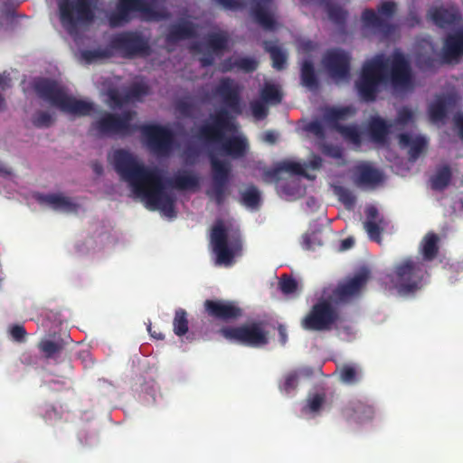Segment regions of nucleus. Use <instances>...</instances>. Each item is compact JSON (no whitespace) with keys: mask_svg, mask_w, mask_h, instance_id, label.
<instances>
[{"mask_svg":"<svg viewBox=\"0 0 463 463\" xmlns=\"http://www.w3.org/2000/svg\"><path fill=\"white\" fill-rule=\"evenodd\" d=\"M112 165L120 179L129 184L147 209L159 210L169 218L175 217V198L164 190L163 175L157 168L145 166L136 156L123 148L113 152Z\"/></svg>","mask_w":463,"mask_h":463,"instance_id":"f257e3e1","label":"nucleus"},{"mask_svg":"<svg viewBox=\"0 0 463 463\" xmlns=\"http://www.w3.org/2000/svg\"><path fill=\"white\" fill-rule=\"evenodd\" d=\"M135 114L132 110L124 111L121 115L104 112L91 123L90 132L99 137H128L140 131L152 153L159 156H169L175 143L174 132L157 124H132Z\"/></svg>","mask_w":463,"mask_h":463,"instance_id":"f03ea898","label":"nucleus"},{"mask_svg":"<svg viewBox=\"0 0 463 463\" xmlns=\"http://www.w3.org/2000/svg\"><path fill=\"white\" fill-rule=\"evenodd\" d=\"M390 79L394 87H406L411 80V67L404 54L396 51L390 59L376 55L362 67L361 74L355 82L362 100L372 102L376 99L382 83Z\"/></svg>","mask_w":463,"mask_h":463,"instance_id":"7ed1b4c3","label":"nucleus"},{"mask_svg":"<svg viewBox=\"0 0 463 463\" xmlns=\"http://www.w3.org/2000/svg\"><path fill=\"white\" fill-rule=\"evenodd\" d=\"M242 87L234 80L222 78L215 88L224 105L230 109H222L211 116L212 122L202 125L198 129V138L206 144H215L222 140L226 131H233L236 127L234 117L231 112L239 116L242 113L241 94Z\"/></svg>","mask_w":463,"mask_h":463,"instance_id":"20e7f679","label":"nucleus"},{"mask_svg":"<svg viewBox=\"0 0 463 463\" xmlns=\"http://www.w3.org/2000/svg\"><path fill=\"white\" fill-rule=\"evenodd\" d=\"M33 89L40 99L64 113L84 117L94 110L93 103L68 95L64 88L54 80L40 78L34 81Z\"/></svg>","mask_w":463,"mask_h":463,"instance_id":"39448f33","label":"nucleus"},{"mask_svg":"<svg viewBox=\"0 0 463 463\" xmlns=\"http://www.w3.org/2000/svg\"><path fill=\"white\" fill-rule=\"evenodd\" d=\"M427 275L428 272L422 261L407 258L393 267L390 280L400 295L408 296L421 289Z\"/></svg>","mask_w":463,"mask_h":463,"instance_id":"423d86ee","label":"nucleus"},{"mask_svg":"<svg viewBox=\"0 0 463 463\" xmlns=\"http://www.w3.org/2000/svg\"><path fill=\"white\" fill-rule=\"evenodd\" d=\"M155 0H118L115 9L108 16L111 27H118L129 23L136 13H140L147 21L166 19L168 14L158 11L154 6Z\"/></svg>","mask_w":463,"mask_h":463,"instance_id":"0eeeda50","label":"nucleus"},{"mask_svg":"<svg viewBox=\"0 0 463 463\" xmlns=\"http://www.w3.org/2000/svg\"><path fill=\"white\" fill-rule=\"evenodd\" d=\"M397 10L393 1H384L377 6V12L366 8L362 13L364 25L379 35L383 40H388L396 31V26L388 21Z\"/></svg>","mask_w":463,"mask_h":463,"instance_id":"6e6552de","label":"nucleus"},{"mask_svg":"<svg viewBox=\"0 0 463 463\" xmlns=\"http://www.w3.org/2000/svg\"><path fill=\"white\" fill-rule=\"evenodd\" d=\"M211 242L216 255L215 265L217 266H232L234 263V258L240 255L242 250V243L239 237L228 240L227 230L222 222L213 227Z\"/></svg>","mask_w":463,"mask_h":463,"instance_id":"1a4fd4ad","label":"nucleus"},{"mask_svg":"<svg viewBox=\"0 0 463 463\" xmlns=\"http://www.w3.org/2000/svg\"><path fill=\"white\" fill-rule=\"evenodd\" d=\"M340 322L338 309L328 300H319L302 318L301 326L307 331H330Z\"/></svg>","mask_w":463,"mask_h":463,"instance_id":"9d476101","label":"nucleus"},{"mask_svg":"<svg viewBox=\"0 0 463 463\" xmlns=\"http://www.w3.org/2000/svg\"><path fill=\"white\" fill-rule=\"evenodd\" d=\"M219 334L230 342L252 347L263 346L269 343L268 333L260 322L240 326H223L219 330Z\"/></svg>","mask_w":463,"mask_h":463,"instance_id":"9b49d317","label":"nucleus"},{"mask_svg":"<svg viewBox=\"0 0 463 463\" xmlns=\"http://www.w3.org/2000/svg\"><path fill=\"white\" fill-rule=\"evenodd\" d=\"M210 165L212 185L206 191V194L216 205L221 206L224 203L226 197L230 194L231 165L229 163L222 161L213 156H210Z\"/></svg>","mask_w":463,"mask_h":463,"instance_id":"f8f14e48","label":"nucleus"},{"mask_svg":"<svg viewBox=\"0 0 463 463\" xmlns=\"http://www.w3.org/2000/svg\"><path fill=\"white\" fill-rule=\"evenodd\" d=\"M97 2L98 0H61L59 9L61 24L66 27H76L80 22H92Z\"/></svg>","mask_w":463,"mask_h":463,"instance_id":"ddd939ff","label":"nucleus"},{"mask_svg":"<svg viewBox=\"0 0 463 463\" xmlns=\"http://www.w3.org/2000/svg\"><path fill=\"white\" fill-rule=\"evenodd\" d=\"M109 46L122 57L128 59L150 53L148 41L138 32L127 31L118 33L110 40Z\"/></svg>","mask_w":463,"mask_h":463,"instance_id":"4468645a","label":"nucleus"},{"mask_svg":"<svg viewBox=\"0 0 463 463\" xmlns=\"http://www.w3.org/2000/svg\"><path fill=\"white\" fill-rule=\"evenodd\" d=\"M322 63L334 80H347L350 77L351 55L341 48L327 50Z\"/></svg>","mask_w":463,"mask_h":463,"instance_id":"2eb2a0df","label":"nucleus"},{"mask_svg":"<svg viewBox=\"0 0 463 463\" xmlns=\"http://www.w3.org/2000/svg\"><path fill=\"white\" fill-rule=\"evenodd\" d=\"M371 276L367 267H362L351 279L345 283L339 284L334 289L332 297L338 303H346L353 298L358 296L362 288L366 285Z\"/></svg>","mask_w":463,"mask_h":463,"instance_id":"dca6fc26","label":"nucleus"},{"mask_svg":"<svg viewBox=\"0 0 463 463\" xmlns=\"http://www.w3.org/2000/svg\"><path fill=\"white\" fill-rule=\"evenodd\" d=\"M203 307L210 317L221 321L236 320L242 316V309L233 301L206 299Z\"/></svg>","mask_w":463,"mask_h":463,"instance_id":"f3484780","label":"nucleus"},{"mask_svg":"<svg viewBox=\"0 0 463 463\" xmlns=\"http://www.w3.org/2000/svg\"><path fill=\"white\" fill-rule=\"evenodd\" d=\"M375 410L367 401L353 399L342 409V415L345 420L363 423L373 420Z\"/></svg>","mask_w":463,"mask_h":463,"instance_id":"a211bd4d","label":"nucleus"},{"mask_svg":"<svg viewBox=\"0 0 463 463\" xmlns=\"http://www.w3.org/2000/svg\"><path fill=\"white\" fill-rule=\"evenodd\" d=\"M252 6L250 14L255 22L265 30H274L276 20L274 18V0H250Z\"/></svg>","mask_w":463,"mask_h":463,"instance_id":"6ab92c4d","label":"nucleus"},{"mask_svg":"<svg viewBox=\"0 0 463 463\" xmlns=\"http://www.w3.org/2000/svg\"><path fill=\"white\" fill-rule=\"evenodd\" d=\"M463 56V29L449 33L444 40L442 60L444 62L458 61Z\"/></svg>","mask_w":463,"mask_h":463,"instance_id":"aec40b11","label":"nucleus"},{"mask_svg":"<svg viewBox=\"0 0 463 463\" xmlns=\"http://www.w3.org/2000/svg\"><path fill=\"white\" fill-rule=\"evenodd\" d=\"M219 143L221 144L222 152L233 159L244 157L249 151L248 140L242 136L223 137L217 144Z\"/></svg>","mask_w":463,"mask_h":463,"instance_id":"412c9836","label":"nucleus"},{"mask_svg":"<svg viewBox=\"0 0 463 463\" xmlns=\"http://www.w3.org/2000/svg\"><path fill=\"white\" fill-rule=\"evenodd\" d=\"M383 182L382 173L368 164H360L355 167L354 183L357 186L374 187Z\"/></svg>","mask_w":463,"mask_h":463,"instance_id":"4be33fe9","label":"nucleus"},{"mask_svg":"<svg viewBox=\"0 0 463 463\" xmlns=\"http://www.w3.org/2000/svg\"><path fill=\"white\" fill-rule=\"evenodd\" d=\"M36 201L41 204H46L53 210H61L66 213L76 212L78 204L73 203L69 197L63 196L61 194H37L35 195Z\"/></svg>","mask_w":463,"mask_h":463,"instance_id":"5701e85b","label":"nucleus"},{"mask_svg":"<svg viewBox=\"0 0 463 463\" xmlns=\"http://www.w3.org/2000/svg\"><path fill=\"white\" fill-rule=\"evenodd\" d=\"M164 180V190L165 191V184L172 188L184 191L195 190L199 187V177L191 172L182 171L178 172L172 178Z\"/></svg>","mask_w":463,"mask_h":463,"instance_id":"b1692460","label":"nucleus"},{"mask_svg":"<svg viewBox=\"0 0 463 463\" xmlns=\"http://www.w3.org/2000/svg\"><path fill=\"white\" fill-rule=\"evenodd\" d=\"M428 16L435 25L439 28H447L456 24L460 15L455 9H449L442 6L432 7L428 13Z\"/></svg>","mask_w":463,"mask_h":463,"instance_id":"393cba45","label":"nucleus"},{"mask_svg":"<svg viewBox=\"0 0 463 463\" xmlns=\"http://www.w3.org/2000/svg\"><path fill=\"white\" fill-rule=\"evenodd\" d=\"M399 145L402 148H409L408 154L411 160H416L427 146V139L422 136L412 137L409 133H402L398 136Z\"/></svg>","mask_w":463,"mask_h":463,"instance_id":"a878e982","label":"nucleus"},{"mask_svg":"<svg viewBox=\"0 0 463 463\" xmlns=\"http://www.w3.org/2000/svg\"><path fill=\"white\" fill-rule=\"evenodd\" d=\"M392 127V123H387L381 117L373 116L368 121L367 130L373 142L383 144Z\"/></svg>","mask_w":463,"mask_h":463,"instance_id":"bb28decb","label":"nucleus"},{"mask_svg":"<svg viewBox=\"0 0 463 463\" xmlns=\"http://www.w3.org/2000/svg\"><path fill=\"white\" fill-rule=\"evenodd\" d=\"M195 35L196 30L194 24L189 21H182L170 26L166 34V42L175 43L181 40L195 37Z\"/></svg>","mask_w":463,"mask_h":463,"instance_id":"cd10ccee","label":"nucleus"},{"mask_svg":"<svg viewBox=\"0 0 463 463\" xmlns=\"http://www.w3.org/2000/svg\"><path fill=\"white\" fill-rule=\"evenodd\" d=\"M301 84L310 90H316L319 87V80L314 64L311 61L306 60L300 69Z\"/></svg>","mask_w":463,"mask_h":463,"instance_id":"c85d7f7f","label":"nucleus"},{"mask_svg":"<svg viewBox=\"0 0 463 463\" xmlns=\"http://www.w3.org/2000/svg\"><path fill=\"white\" fill-rule=\"evenodd\" d=\"M452 173L449 165H445L439 167L430 177V186L435 191H443L447 188L451 181Z\"/></svg>","mask_w":463,"mask_h":463,"instance_id":"c756f323","label":"nucleus"},{"mask_svg":"<svg viewBox=\"0 0 463 463\" xmlns=\"http://www.w3.org/2000/svg\"><path fill=\"white\" fill-rule=\"evenodd\" d=\"M439 236L434 232L425 235L421 242V252L425 260H434L439 252Z\"/></svg>","mask_w":463,"mask_h":463,"instance_id":"7c9ffc66","label":"nucleus"},{"mask_svg":"<svg viewBox=\"0 0 463 463\" xmlns=\"http://www.w3.org/2000/svg\"><path fill=\"white\" fill-rule=\"evenodd\" d=\"M352 113L353 110L350 107H344L339 109L328 108L324 114V118L331 127V128L336 130V126L341 125L339 121L345 119L348 115Z\"/></svg>","mask_w":463,"mask_h":463,"instance_id":"2f4dec72","label":"nucleus"},{"mask_svg":"<svg viewBox=\"0 0 463 463\" xmlns=\"http://www.w3.org/2000/svg\"><path fill=\"white\" fill-rule=\"evenodd\" d=\"M264 49L270 54L272 60V66L281 71L285 68L287 62V55L278 45L273 44L271 42H264Z\"/></svg>","mask_w":463,"mask_h":463,"instance_id":"473e14b6","label":"nucleus"},{"mask_svg":"<svg viewBox=\"0 0 463 463\" xmlns=\"http://www.w3.org/2000/svg\"><path fill=\"white\" fill-rule=\"evenodd\" d=\"M229 38L226 33H211L207 35L206 45L215 53H220L227 49Z\"/></svg>","mask_w":463,"mask_h":463,"instance_id":"72a5a7b5","label":"nucleus"},{"mask_svg":"<svg viewBox=\"0 0 463 463\" xmlns=\"http://www.w3.org/2000/svg\"><path fill=\"white\" fill-rule=\"evenodd\" d=\"M339 378L345 384H355L362 378V370L356 365L344 364L340 369Z\"/></svg>","mask_w":463,"mask_h":463,"instance_id":"f704fd0d","label":"nucleus"},{"mask_svg":"<svg viewBox=\"0 0 463 463\" xmlns=\"http://www.w3.org/2000/svg\"><path fill=\"white\" fill-rule=\"evenodd\" d=\"M260 98L265 103L277 105L282 101V93L278 86L271 83H265L260 90Z\"/></svg>","mask_w":463,"mask_h":463,"instance_id":"c9c22d12","label":"nucleus"},{"mask_svg":"<svg viewBox=\"0 0 463 463\" xmlns=\"http://www.w3.org/2000/svg\"><path fill=\"white\" fill-rule=\"evenodd\" d=\"M241 203L248 208L257 209L260 204V193L259 189L251 184L249 185L241 195Z\"/></svg>","mask_w":463,"mask_h":463,"instance_id":"e433bc0d","label":"nucleus"},{"mask_svg":"<svg viewBox=\"0 0 463 463\" xmlns=\"http://www.w3.org/2000/svg\"><path fill=\"white\" fill-rule=\"evenodd\" d=\"M189 329L187 312L183 308H178L175 312L173 320V330L177 336L184 335Z\"/></svg>","mask_w":463,"mask_h":463,"instance_id":"4c0bfd02","label":"nucleus"},{"mask_svg":"<svg viewBox=\"0 0 463 463\" xmlns=\"http://www.w3.org/2000/svg\"><path fill=\"white\" fill-rule=\"evenodd\" d=\"M301 373H304L306 375L311 374V371L309 370H303ZM299 375L300 373L298 371H291L288 372L284 375V382L279 385V388L284 392L289 394L292 392H294L298 384L299 381Z\"/></svg>","mask_w":463,"mask_h":463,"instance_id":"58836bf2","label":"nucleus"},{"mask_svg":"<svg viewBox=\"0 0 463 463\" xmlns=\"http://www.w3.org/2000/svg\"><path fill=\"white\" fill-rule=\"evenodd\" d=\"M341 136L350 143L360 146L362 142L361 134L358 130V128L354 125L345 126V125H337L336 130Z\"/></svg>","mask_w":463,"mask_h":463,"instance_id":"ea45409f","label":"nucleus"},{"mask_svg":"<svg viewBox=\"0 0 463 463\" xmlns=\"http://www.w3.org/2000/svg\"><path fill=\"white\" fill-rule=\"evenodd\" d=\"M430 118L433 122H439L447 116V104L443 98L438 99L429 108Z\"/></svg>","mask_w":463,"mask_h":463,"instance_id":"a19ab883","label":"nucleus"},{"mask_svg":"<svg viewBox=\"0 0 463 463\" xmlns=\"http://www.w3.org/2000/svg\"><path fill=\"white\" fill-rule=\"evenodd\" d=\"M385 225V222L383 218L378 220V222H374L373 220H366L364 222V227L372 241L380 242L381 241V234L383 230V226Z\"/></svg>","mask_w":463,"mask_h":463,"instance_id":"79ce46f5","label":"nucleus"},{"mask_svg":"<svg viewBox=\"0 0 463 463\" xmlns=\"http://www.w3.org/2000/svg\"><path fill=\"white\" fill-rule=\"evenodd\" d=\"M38 348L44 354L45 358L49 359L62 349V345L59 342L45 339L39 343Z\"/></svg>","mask_w":463,"mask_h":463,"instance_id":"37998d69","label":"nucleus"},{"mask_svg":"<svg viewBox=\"0 0 463 463\" xmlns=\"http://www.w3.org/2000/svg\"><path fill=\"white\" fill-rule=\"evenodd\" d=\"M282 173H289L296 175H304L307 177L301 164L294 161H282L279 163Z\"/></svg>","mask_w":463,"mask_h":463,"instance_id":"c03bdc74","label":"nucleus"},{"mask_svg":"<svg viewBox=\"0 0 463 463\" xmlns=\"http://www.w3.org/2000/svg\"><path fill=\"white\" fill-rule=\"evenodd\" d=\"M328 17L335 24L342 25L345 23L347 12L338 5H329L327 9Z\"/></svg>","mask_w":463,"mask_h":463,"instance_id":"a18cd8bd","label":"nucleus"},{"mask_svg":"<svg viewBox=\"0 0 463 463\" xmlns=\"http://www.w3.org/2000/svg\"><path fill=\"white\" fill-rule=\"evenodd\" d=\"M54 118L47 111H38L33 118V124L36 128H49L52 125Z\"/></svg>","mask_w":463,"mask_h":463,"instance_id":"49530a36","label":"nucleus"},{"mask_svg":"<svg viewBox=\"0 0 463 463\" xmlns=\"http://www.w3.org/2000/svg\"><path fill=\"white\" fill-rule=\"evenodd\" d=\"M175 109L182 116L185 118H192L197 110L195 104L186 99L178 100L175 103Z\"/></svg>","mask_w":463,"mask_h":463,"instance_id":"de8ad7c7","label":"nucleus"},{"mask_svg":"<svg viewBox=\"0 0 463 463\" xmlns=\"http://www.w3.org/2000/svg\"><path fill=\"white\" fill-rule=\"evenodd\" d=\"M236 69L244 72H252L258 68V61L251 57L236 58Z\"/></svg>","mask_w":463,"mask_h":463,"instance_id":"09e8293b","label":"nucleus"},{"mask_svg":"<svg viewBox=\"0 0 463 463\" xmlns=\"http://www.w3.org/2000/svg\"><path fill=\"white\" fill-rule=\"evenodd\" d=\"M335 193L338 196L339 200L346 206L352 207L355 203V196L346 187L335 186Z\"/></svg>","mask_w":463,"mask_h":463,"instance_id":"8fccbe9b","label":"nucleus"},{"mask_svg":"<svg viewBox=\"0 0 463 463\" xmlns=\"http://www.w3.org/2000/svg\"><path fill=\"white\" fill-rule=\"evenodd\" d=\"M414 120L413 112L407 107H402L398 110L397 117L393 125L404 127Z\"/></svg>","mask_w":463,"mask_h":463,"instance_id":"3c124183","label":"nucleus"},{"mask_svg":"<svg viewBox=\"0 0 463 463\" xmlns=\"http://www.w3.org/2000/svg\"><path fill=\"white\" fill-rule=\"evenodd\" d=\"M279 288L283 294H292L298 289V282L295 279L284 275L279 280Z\"/></svg>","mask_w":463,"mask_h":463,"instance_id":"603ef678","label":"nucleus"},{"mask_svg":"<svg viewBox=\"0 0 463 463\" xmlns=\"http://www.w3.org/2000/svg\"><path fill=\"white\" fill-rule=\"evenodd\" d=\"M149 92V88L143 83H135L128 90V99H138Z\"/></svg>","mask_w":463,"mask_h":463,"instance_id":"864d4df0","label":"nucleus"},{"mask_svg":"<svg viewBox=\"0 0 463 463\" xmlns=\"http://www.w3.org/2000/svg\"><path fill=\"white\" fill-rule=\"evenodd\" d=\"M324 402L325 394L317 393L307 399V403L305 409L310 412H317L321 409Z\"/></svg>","mask_w":463,"mask_h":463,"instance_id":"5fc2aeb1","label":"nucleus"},{"mask_svg":"<svg viewBox=\"0 0 463 463\" xmlns=\"http://www.w3.org/2000/svg\"><path fill=\"white\" fill-rule=\"evenodd\" d=\"M439 63V60L434 56L419 55L417 57V64L422 70H431Z\"/></svg>","mask_w":463,"mask_h":463,"instance_id":"6e6d98bb","label":"nucleus"},{"mask_svg":"<svg viewBox=\"0 0 463 463\" xmlns=\"http://www.w3.org/2000/svg\"><path fill=\"white\" fill-rule=\"evenodd\" d=\"M107 56V52L100 50H86L81 52V58L88 63Z\"/></svg>","mask_w":463,"mask_h":463,"instance_id":"4d7b16f0","label":"nucleus"},{"mask_svg":"<svg viewBox=\"0 0 463 463\" xmlns=\"http://www.w3.org/2000/svg\"><path fill=\"white\" fill-rule=\"evenodd\" d=\"M322 152L335 159H341L343 157V149L338 146L326 144L323 146Z\"/></svg>","mask_w":463,"mask_h":463,"instance_id":"13d9d810","label":"nucleus"},{"mask_svg":"<svg viewBox=\"0 0 463 463\" xmlns=\"http://www.w3.org/2000/svg\"><path fill=\"white\" fill-rule=\"evenodd\" d=\"M43 418L46 422L60 420L61 414L53 405H46L43 413Z\"/></svg>","mask_w":463,"mask_h":463,"instance_id":"bf43d9fd","label":"nucleus"},{"mask_svg":"<svg viewBox=\"0 0 463 463\" xmlns=\"http://www.w3.org/2000/svg\"><path fill=\"white\" fill-rule=\"evenodd\" d=\"M252 114L258 119H262L268 115V109L260 101H254L250 104Z\"/></svg>","mask_w":463,"mask_h":463,"instance_id":"052dcab7","label":"nucleus"},{"mask_svg":"<svg viewBox=\"0 0 463 463\" xmlns=\"http://www.w3.org/2000/svg\"><path fill=\"white\" fill-rule=\"evenodd\" d=\"M109 99L118 107L127 103L129 99L128 93L123 95L118 90H110L109 91Z\"/></svg>","mask_w":463,"mask_h":463,"instance_id":"680f3d73","label":"nucleus"},{"mask_svg":"<svg viewBox=\"0 0 463 463\" xmlns=\"http://www.w3.org/2000/svg\"><path fill=\"white\" fill-rule=\"evenodd\" d=\"M10 334L14 340L23 342L26 336V331L23 326L14 325L10 328Z\"/></svg>","mask_w":463,"mask_h":463,"instance_id":"e2e57ef3","label":"nucleus"},{"mask_svg":"<svg viewBox=\"0 0 463 463\" xmlns=\"http://www.w3.org/2000/svg\"><path fill=\"white\" fill-rule=\"evenodd\" d=\"M216 2L225 9L237 10L243 7L241 0H216Z\"/></svg>","mask_w":463,"mask_h":463,"instance_id":"0e129e2a","label":"nucleus"},{"mask_svg":"<svg viewBox=\"0 0 463 463\" xmlns=\"http://www.w3.org/2000/svg\"><path fill=\"white\" fill-rule=\"evenodd\" d=\"M281 169L278 164L274 168L268 169L264 172V179L266 181H278L280 178Z\"/></svg>","mask_w":463,"mask_h":463,"instance_id":"69168bd1","label":"nucleus"},{"mask_svg":"<svg viewBox=\"0 0 463 463\" xmlns=\"http://www.w3.org/2000/svg\"><path fill=\"white\" fill-rule=\"evenodd\" d=\"M307 128L309 131L314 133L317 137H323L325 136L324 127L318 121L310 122Z\"/></svg>","mask_w":463,"mask_h":463,"instance_id":"338daca9","label":"nucleus"},{"mask_svg":"<svg viewBox=\"0 0 463 463\" xmlns=\"http://www.w3.org/2000/svg\"><path fill=\"white\" fill-rule=\"evenodd\" d=\"M454 123L458 130V136L463 140V115L458 113L454 116Z\"/></svg>","mask_w":463,"mask_h":463,"instance_id":"774afa93","label":"nucleus"}]
</instances>
